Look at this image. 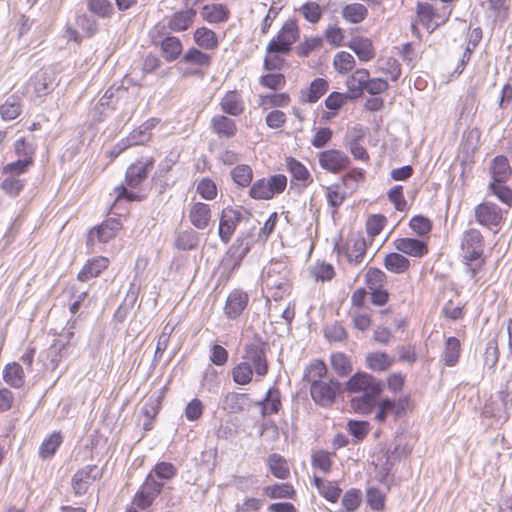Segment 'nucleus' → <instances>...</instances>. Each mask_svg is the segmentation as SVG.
Returning a JSON list of instances; mask_svg holds the SVG:
<instances>
[{"label": "nucleus", "instance_id": "28", "mask_svg": "<svg viewBox=\"0 0 512 512\" xmlns=\"http://www.w3.org/2000/svg\"><path fill=\"white\" fill-rule=\"evenodd\" d=\"M193 41L197 46L196 48L202 51H215L219 47L218 35L206 26H201L194 30Z\"/></svg>", "mask_w": 512, "mask_h": 512}, {"label": "nucleus", "instance_id": "41", "mask_svg": "<svg viewBox=\"0 0 512 512\" xmlns=\"http://www.w3.org/2000/svg\"><path fill=\"white\" fill-rule=\"evenodd\" d=\"M327 367L322 360H313L305 369L303 380L307 382L310 387L316 383L324 381L327 376Z\"/></svg>", "mask_w": 512, "mask_h": 512}, {"label": "nucleus", "instance_id": "1", "mask_svg": "<svg viewBox=\"0 0 512 512\" xmlns=\"http://www.w3.org/2000/svg\"><path fill=\"white\" fill-rule=\"evenodd\" d=\"M345 391L354 396L349 400L351 410L362 416H367L376 408L374 420L380 424L386 422L389 416L394 420L405 417L415 409V401L411 395H403L397 399L378 398L383 392L381 380L368 372L358 371L345 383Z\"/></svg>", "mask_w": 512, "mask_h": 512}, {"label": "nucleus", "instance_id": "9", "mask_svg": "<svg viewBox=\"0 0 512 512\" xmlns=\"http://www.w3.org/2000/svg\"><path fill=\"white\" fill-rule=\"evenodd\" d=\"M342 391V384L336 379L324 380L310 387L312 400L324 408L332 407Z\"/></svg>", "mask_w": 512, "mask_h": 512}, {"label": "nucleus", "instance_id": "37", "mask_svg": "<svg viewBox=\"0 0 512 512\" xmlns=\"http://www.w3.org/2000/svg\"><path fill=\"white\" fill-rule=\"evenodd\" d=\"M152 136L153 135L151 132H146L145 130L142 129V127L139 126L138 128L131 131L124 140H122V146L117 152L113 153L112 155L114 157H117L120 153H122L123 151L130 147L145 145L146 143L151 141Z\"/></svg>", "mask_w": 512, "mask_h": 512}, {"label": "nucleus", "instance_id": "14", "mask_svg": "<svg viewBox=\"0 0 512 512\" xmlns=\"http://www.w3.org/2000/svg\"><path fill=\"white\" fill-rule=\"evenodd\" d=\"M241 221L242 212L240 209L233 206L222 209L219 217L218 235L224 244L230 242Z\"/></svg>", "mask_w": 512, "mask_h": 512}, {"label": "nucleus", "instance_id": "36", "mask_svg": "<svg viewBox=\"0 0 512 512\" xmlns=\"http://www.w3.org/2000/svg\"><path fill=\"white\" fill-rule=\"evenodd\" d=\"M3 380L10 387L20 389L25 384V373L17 362L8 363L3 370Z\"/></svg>", "mask_w": 512, "mask_h": 512}, {"label": "nucleus", "instance_id": "61", "mask_svg": "<svg viewBox=\"0 0 512 512\" xmlns=\"http://www.w3.org/2000/svg\"><path fill=\"white\" fill-rule=\"evenodd\" d=\"M33 165V161L17 159L5 164L1 168V173L5 176L19 177L20 175L29 172Z\"/></svg>", "mask_w": 512, "mask_h": 512}, {"label": "nucleus", "instance_id": "39", "mask_svg": "<svg viewBox=\"0 0 512 512\" xmlns=\"http://www.w3.org/2000/svg\"><path fill=\"white\" fill-rule=\"evenodd\" d=\"M258 84L261 88L270 91H281L287 85L286 76L279 71H268L258 79Z\"/></svg>", "mask_w": 512, "mask_h": 512}, {"label": "nucleus", "instance_id": "19", "mask_svg": "<svg viewBox=\"0 0 512 512\" xmlns=\"http://www.w3.org/2000/svg\"><path fill=\"white\" fill-rule=\"evenodd\" d=\"M266 286L269 290H277L273 295L275 300L281 298V293H285L290 289L287 268L277 269L276 267H270L267 271Z\"/></svg>", "mask_w": 512, "mask_h": 512}, {"label": "nucleus", "instance_id": "15", "mask_svg": "<svg viewBox=\"0 0 512 512\" xmlns=\"http://www.w3.org/2000/svg\"><path fill=\"white\" fill-rule=\"evenodd\" d=\"M249 295L241 288L232 289L225 300L223 313L228 320L238 319L249 305Z\"/></svg>", "mask_w": 512, "mask_h": 512}, {"label": "nucleus", "instance_id": "33", "mask_svg": "<svg viewBox=\"0 0 512 512\" xmlns=\"http://www.w3.org/2000/svg\"><path fill=\"white\" fill-rule=\"evenodd\" d=\"M383 266L394 274H404L411 268L410 260L400 252L388 253L383 259Z\"/></svg>", "mask_w": 512, "mask_h": 512}, {"label": "nucleus", "instance_id": "24", "mask_svg": "<svg viewBox=\"0 0 512 512\" xmlns=\"http://www.w3.org/2000/svg\"><path fill=\"white\" fill-rule=\"evenodd\" d=\"M220 109L226 115L238 117L245 111V103L241 93L237 90L227 91L219 103Z\"/></svg>", "mask_w": 512, "mask_h": 512}, {"label": "nucleus", "instance_id": "13", "mask_svg": "<svg viewBox=\"0 0 512 512\" xmlns=\"http://www.w3.org/2000/svg\"><path fill=\"white\" fill-rule=\"evenodd\" d=\"M122 229V223L116 218H108L101 224L91 228L87 234L86 244L93 247L96 242L108 243L114 239Z\"/></svg>", "mask_w": 512, "mask_h": 512}, {"label": "nucleus", "instance_id": "49", "mask_svg": "<svg viewBox=\"0 0 512 512\" xmlns=\"http://www.w3.org/2000/svg\"><path fill=\"white\" fill-rule=\"evenodd\" d=\"M262 491L270 499H294L296 497V490L290 483H276L265 486Z\"/></svg>", "mask_w": 512, "mask_h": 512}, {"label": "nucleus", "instance_id": "64", "mask_svg": "<svg viewBox=\"0 0 512 512\" xmlns=\"http://www.w3.org/2000/svg\"><path fill=\"white\" fill-rule=\"evenodd\" d=\"M362 504V492L358 488L348 489L342 497V507L346 512L356 511Z\"/></svg>", "mask_w": 512, "mask_h": 512}, {"label": "nucleus", "instance_id": "20", "mask_svg": "<svg viewBox=\"0 0 512 512\" xmlns=\"http://www.w3.org/2000/svg\"><path fill=\"white\" fill-rule=\"evenodd\" d=\"M351 49L361 62L372 61L376 56V48L371 38L355 35L346 44Z\"/></svg>", "mask_w": 512, "mask_h": 512}, {"label": "nucleus", "instance_id": "42", "mask_svg": "<svg viewBox=\"0 0 512 512\" xmlns=\"http://www.w3.org/2000/svg\"><path fill=\"white\" fill-rule=\"evenodd\" d=\"M262 407V415L268 416L279 412L281 408V393L279 388L271 387L266 393V397L259 402Z\"/></svg>", "mask_w": 512, "mask_h": 512}, {"label": "nucleus", "instance_id": "45", "mask_svg": "<svg viewBox=\"0 0 512 512\" xmlns=\"http://www.w3.org/2000/svg\"><path fill=\"white\" fill-rule=\"evenodd\" d=\"M343 19L351 24H359L368 16V8L361 3L347 4L341 11Z\"/></svg>", "mask_w": 512, "mask_h": 512}, {"label": "nucleus", "instance_id": "22", "mask_svg": "<svg viewBox=\"0 0 512 512\" xmlns=\"http://www.w3.org/2000/svg\"><path fill=\"white\" fill-rule=\"evenodd\" d=\"M210 128L219 139H231L238 132L235 120L223 114H218L211 118Z\"/></svg>", "mask_w": 512, "mask_h": 512}, {"label": "nucleus", "instance_id": "12", "mask_svg": "<svg viewBox=\"0 0 512 512\" xmlns=\"http://www.w3.org/2000/svg\"><path fill=\"white\" fill-rule=\"evenodd\" d=\"M103 475L102 469L95 464L86 465L78 469L71 479V487L76 496L85 495L90 486L101 479Z\"/></svg>", "mask_w": 512, "mask_h": 512}, {"label": "nucleus", "instance_id": "62", "mask_svg": "<svg viewBox=\"0 0 512 512\" xmlns=\"http://www.w3.org/2000/svg\"><path fill=\"white\" fill-rule=\"evenodd\" d=\"M409 228L418 236H428L433 228V222L426 216L415 215L408 224Z\"/></svg>", "mask_w": 512, "mask_h": 512}, {"label": "nucleus", "instance_id": "59", "mask_svg": "<svg viewBox=\"0 0 512 512\" xmlns=\"http://www.w3.org/2000/svg\"><path fill=\"white\" fill-rule=\"evenodd\" d=\"M364 282L369 290L382 288L387 282V275L377 267H369L364 275Z\"/></svg>", "mask_w": 512, "mask_h": 512}, {"label": "nucleus", "instance_id": "46", "mask_svg": "<svg viewBox=\"0 0 512 512\" xmlns=\"http://www.w3.org/2000/svg\"><path fill=\"white\" fill-rule=\"evenodd\" d=\"M394 363V359L385 352H372L366 356V366L375 372L388 370Z\"/></svg>", "mask_w": 512, "mask_h": 512}, {"label": "nucleus", "instance_id": "17", "mask_svg": "<svg viewBox=\"0 0 512 512\" xmlns=\"http://www.w3.org/2000/svg\"><path fill=\"white\" fill-rule=\"evenodd\" d=\"M188 220L190 224L198 230L208 228L212 221L210 205L200 201L192 203L188 210Z\"/></svg>", "mask_w": 512, "mask_h": 512}, {"label": "nucleus", "instance_id": "3", "mask_svg": "<svg viewBox=\"0 0 512 512\" xmlns=\"http://www.w3.org/2000/svg\"><path fill=\"white\" fill-rule=\"evenodd\" d=\"M154 157H141L131 163L125 172L124 183L116 186L113 190L115 200L112 208L121 201L141 202L146 195L142 191V185L147 180L154 168Z\"/></svg>", "mask_w": 512, "mask_h": 512}, {"label": "nucleus", "instance_id": "44", "mask_svg": "<svg viewBox=\"0 0 512 512\" xmlns=\"http://www.w3.org/2000/svg\"><path fill=\"white\" fill-rule=\"evenodd\" d=\"M308 272L315 282H329L336 275L334 266L325 261H317L309 267Z\"/></svg>", "mask_w": 512, "mask_h": 512}, {"label": "nucleus", "instance_id": "21", "mask_svg": "<svg viewBox=\"0 0 512 512\" xmlns=\"http://www.w3.org/2000/svg\"><path fill=\"white\" fill-rule=\"evenodd\" d=\"M461 250L464 256L484 254V237L476 228L464 231L461 239Z\"/></svg>", "mask_w": 512, "mask_h": 512}, {"label": "nucleus", "instance_id": "7", "mask_svg": "<svg viewBox=\"0 0 512 512\" xmlns=\"http://www.w3.org/2000/svg\"><path fill=\"white\" fill-rule=\"evenodd\" d=\"M287 177L284 174H275L256 180L249 189V196L255 200H271L285 191Z\"/></svg>", "mask_w": 512, "mask_h": 512}, {"label": "nucleus", "instance_id": "31", "mask_svg": "<svg viewBox=\"0 0 512 512\" xmlns=\"http://www.w3.org/2000/svg\"><path fill=\"white\" fill-rule=\"evenodd\" d=\"M491 182H507L512 175V168L509 160L504 155L495 156L489 167Z\"/></svg>", "mask_w": 512, "mask_h": 512}, {"label": "nucleus", "instance_id": "34", "mask_svg": "<svg viewBox=\"0 0 512 512\" xmlns=\"http://www.w3.org/2000/svg\"><path fill=\"white\" fill-rule=\"evenodd\" d=\"M183 51L181 40L176 36H167L160 43L161 56L166 62L177 60Z\"/></svg>", "mask_w": 512, "mask_h": 512}, {"label": "nucleus", "instance_id": "26", "mask_svg": "<svg viewBox=\"0 0 512 512\" xmlns=\"http://www.w3.org/2000/svg\"><path fill=\"white\" fill-rule=\"evenodd\" d=\"M285 165L291 174L292 180L306 188L313 183V177L308 168L296 158L289 156L285 159Z\"/></svg>", "mask_w": 512, "mask_h": 512}, {"label": "nucleus", "instance_id": "52", "mask_svg": "<svg viewBox=\"0 0 512 512\" xmlns=\"http://www.w3.org/2000/svg\"><path fill=\"white\" fill-rule=\"evenodd\" d=\"M289 54L269 50V45L265 49V57L263 59V68L266 71H281L286 65L285 57Z\"/></svg>", "mask_w": 512, "mask_h": 512}, {"label": "nucleus", "instance_id": "18", "mask_svg": "<svg viewBox=\"0 0 512 512\" xmlns=\"http://www.w3.org/2000/svg\"><path fill=\"white\" fill-rule=\"evenodd\" d=\"M110 265V259L105 256H94L88 259L77 274V280L87 282L100 276Z\"/></svg>", "mask_w": 512, "mask_h": 512}, {"label": "nucleus", "instance_id": "43", "mask_svg": "<svg viewBox=\"0 0 512 512\" xmlns=\"http://www.w3.org/2000/svg\"><path fill=\"white\" fill-rule=\"evenodd\" d=\"M266 463L274 477L285 480L290 476L288 462L283 456L273 453L268 456Z\"/></svg>", "mask_w": 512, "mask_h": 512}, {"label": "nucleus", "instance_id": "48", "mask_svg": "<svg viewBox=\"0 0 512 512\" xmlns=\"http://www.w3.org/2000/svg\"><path fill=\"white\" fill-rule=\"evenodd\" d=\"M387 223L388 219L383 214H371L366 218L365 230L369 238V244H372L374 239L381 234Z\"/></svg>", "mask_w": 512, "mask_h": 512}, {"label": "nucleus", "instance_id": "58", "mask_svg": "<svg viewBox=\"0 0 512 512\" xmlns=\"http://www.w3.org/2000/svg\"><path fill=\"white\" fill-rule=\"evenodd\" d=\"M333 453L325 450H317L311 456V464L315 469L327 474L331 471L333 464Z\"/></svg>", "mask_w": 512, "mask_h": 512}, {"label": "nucleus", "instance_id": "38", "mask_svg": "<svg viewBox=\"0 0 512 512\" xmlns=\"http://www.w3.org/2000/svg\"><path fill=\"white\" fill-rule=\"evenodd\" d=\"M53 81L46 72H37L28 83L32 94L36 97L48 95L52 91Z\"/></svg>", "mask_w": 512, "mask_h": 512}, {"label": "nucleus", "instance_id": "60", "mask_svg": "<svg viewBox=\"0 0 512 512\" xmlns=\"http://www.w3.org/2000/svg\"><path fill=\"white\" fill-rule=\"evenodd\" d=\"M22 111V105L20 100L17 97L8 98L1 106H0V115L1 118L5 121H10L16 119Z\"/></svg>", "mask_w": 512, "mask_h": 512}, {"label": "nucleus", "instance_id": "40", "mask_svg": "<svg viewBox=\"0 0 512 512\" xmlns=\"http://www.w3.org/2000/svg\"><path fill=\"white\" fill-rule=\"evenodd\" d=\"M461 343L460 340L454 336L448 337L445 341L444 349L442 352V360L448 367L455 366L460 359Z\"/></svg>", "mask_w": 512, "mask_h": 512}, {"label": "nucleus", "instance_id": "2", "mask_svg": "<svg viewBox=\"0 0 512 512\" xmlns=\"http://www.w3.org/2000/svg\"><path fill=\"white\" fill-rule=\"evenodd\" d=\"M269 372V363L266 354V344L260 338L254 339L244 345L241 361L231 370L235 384L245 386L253 381L264 378Z\"/></svg>", "mask_w": 512, "mask_h": 512}, {"label": "nucleus", "instance_id": "29", "mask_svg": "<svg viewBox=\"0 0 512 512\" xmlns=\"http://www.w3.org/2000/svg\"><path fill=\"white\" fill-rule=\"evenodd\" d=\"M196 15L194 8L176 11L170 16L167 26L173 32H184L193 25Z\"/></svg>", "mask_w": 512, "mask_h": 512}, {"label": "nucleus", "instance_id": "32", "mask_svg": "<svg viewBox=\"0 0 512 512\" xmlns=\"http://www.w3.org/2000/svg\"><path fill=\"white\" fill-rule=\"evenodd\" d=\"M312 484L316 487L319 494L331 503H336L341 495V488L336 481H329L314 476Z\"/></svg>", "mask_w": 512, "mask_h": 512}, {"label": "nucleus", "instance_id": "16", "mask_svg": "<svg viewBox=\"0 0 512 512\" xmlns=\"http://www.w3.org/2000/svg\"><path fill=\"white\" fill-rule=\"evenodd\" d=\"M393 246L402 255L414 258H423L429 253L428 241L418 238L399 237L393 241Z\"/></svg>", "mask_w": 512, "mask_h": 512}, {"label": "nucleus", "instance_id": "54", "mask_svg": "<svg viewBox=\"0 0 512 512\" xmlns=\"http://www.w3.org/2000/svg\"><path fill=\"white\" fill-rule=\"evenodd\" d=\"M233 182L241 188L250 186L253 180V170L247 164L236 165L230 172Z\"/></svg>", "mask_w": 512, "mask_h": 512}, {"label": "nucleus", "instance_id": "23", "mask_svg": "<svg viewBox=\"0 0 512 512\" xmlns=\"http://www.w3.org/2000/svg\"><path fill=\"white\" fill-rule=\"evenodd\" d=\"M258 243L254 239L252 231L247 232L239 236L235 242L230 246L229 253L235 260L234 267L239 266L243 259L247 256L251 248Z\"/></svg>", "mask_w": 512, "mask_h": 512}, {"label": "nucleus", "instance_id": "63", "mask_svg": "<svg viewBox=\"0 0 512 512\" xmlns=\"http://www.w3.org/2000/svg\"><path fill=\"white\" fill-rule=\"evenodd\" d=\"M13 148L18 159L35 162L36 147L28 142L25 137L17 139L13 144Z\"/></svg>", "mask_w": 512, "mask_h": 512}, {"label": "nucleus", "instance_id": "35", "mask_svg": "<svg viewBox=\"0 0 512 512\" xmlns=\"http://www.w3.org/2000/svg\"><path fill=\"white\" fill-rule=\"evenodd\" d=\"M370 79V73L365 68H358L352 72L346 81L348 91L355 96L361 95Z\"/></svg>", "mask_w": 512, "mask_h": 512}, {"label": "nucleus", "instance_id": "27", "mask_svg": "<svg viewBox=\"0 0 512 512\" xmlns=\"http://www.w3.org/2000/svg\"><path fill=\"white\" fill-rule=\"evenodd\" d=\"M291 101V95L282 90L263 93L258 96V105L263 110L285 108L290 105Z\"/></svg>", "mask_w": 512, "mask_h": 512}, {"label": "nucleus", "instance_id": "55", "mask_svg": "<svg viewBox=\"0 0 512 512\" xmlns=\"http://www.w3.org/2000/svg\"><path fill=\"white\" fill-rule=\"evenodd\" d=\"M387 198L392 203L394 209L398 212H408L410 205L405 198L404 188L402 185H395L387 192Z\"/></svg>", "mask_w": 512, "mask_h": 512}, {"label": "nucleus", "instance_id": "51", "mask_svg": "<svg viewBox=\"0 0 512 512\" xmlns=\"http://www.w3.org/2000/svg\"><path fill=\"white\" fill-rule=\"evenodd\" d=\"M332 65L338 74L346 75L353 71L356 60L349 52L339 51L334 55Z\"/></svg>", "mask_w": 512, "mask_h": 512}, {"label": "nucleus", "instance_id": "8", "mask_svg": "<svg viewBox=\"0 0 512 512\" xmlns=\"http://www.w3.org/2000/svg\"><path fill=\"white\" fill-rule=\"evenodd\" d=\"M450 14L451 11L444 6L437 8L427 2H419L416 6L417 20L430 33L439 26L445 24L448 21Z\"/></svg>", "mask_w": 512, "mask_h": 512}, {"label": "nucleus", "instance_id": "47", "mask_svg": "<svg viewBox=\"0 0 512 512\" xmlns=\"http://www.w3.org/2000/svg\"><path fill=\"white\" fill-rule=\"evenodd\" d=\"M63 442V436L60 431H54L47 436L39 447V457L49 459L54 456Z\"/></svg>", "mask_w": 512, "mask_h": 512}, {"label": "nucleus", "instance_id": "53", "mask_svg": "<svg viewBox=\"0 0 512 512\" xmlns=\"http://www.w3.org/2000/svg\"><path fill=\"white\" fill-rule=\"evenodd\" d=\"M330 364L333 371L340 377L349 375L353 370L350 358L342 352L333 353L330 357Z\"/></svg>", "mask_w": 512, "mask_h": 512}, {"label": "nucleus", "instance_id": "30", "mask_svg": "<svg viewBox=\"0 0 512 512\" xmlns=\"http://www.w3.org/2000/svg\"><path fill=\"white\" fill-rule=\"evenodd\" d=\"M202 19L210 24H220L230 18V10L223 3L206 4L201 8Z\"/></svg>", "mask_w": 512, "mask_h": 512}, {"label": "nucleus", "instance_id": "25", "mask_svg": "<svg viewBox=\"0 0 512 512\" xmlns=\"http://www.w3.org/2000/svg\"><path fill=\"white\" fill-rule=\"evenodd\" d=\"M329 90V82L325 78H315L309 86L301 89L299 101L301 103H316Z\"/></svg>", "mask_w": 512, "mask_h": 512}, {"label": "nucleus", "instance_id": "10", "mask_svg": "<svg viewBox=\"0 0 512 512\" xmlns=\"http://www.w3.org/2000/svg\"><path fill=\"white\" fill-rule=\"evenodd\" d=\"M369 245L361 232H353L348 235L338 252L344 254L350 264L358 265L363 261Z\"/></svg>", "mask_w": 512, "mask_h": 512}, {"label": "nucleus", "instance_id": "6", "mask_svg": "<svg viewBox=\"0 0 512 512\" xmlns=\"http://www.w3.org/2000/svg\"><path fill=\"white\" fill-rule=\"evenodd\" d=\"M508 210H503L492 201H482L474 208L476 223L497 233L505 222Z\"/></svg>", "mask_w": 512, "mask_h": 512}, {"label": "nucleus", "instance_id": "57", "mask_svg": "<svg viewBox=\"0 0 512 512\" xmlns=\"http://www.w3.org/2000/svg\"><path fill=\"white\" fill-rule=\"evenodd\" d=\"M323 46L320 36L305 37L296 47V54L300 58H306L311 53L318 51Z\"/></svg>", "mask_w": 512, "mask_h": 512}, {"label": "nucleus", "instance_id": "11", "mask_svg": "<svg viewBox=\"0 0 512 512\" xmlns=\"http://www.w3.org/2000/svg\"><path fill=\"white\" fill-rule=\"evenodd\" d=\"M319 166L332 174H339L349 168L351 161L342 150L331 148L317 154Z\"/></svg>", "mask_w": 512, "mask_h": 512}, {"label": "nucleus", "instance_id": "4", "mask_svg": "<svg viewBox=\"0 0 512 512\" xmlns=\"http://www.w3.org/2000/svg\"><path fill=\"white\" fill-rule=\"evenodd\" d=\"M300 27L296 18L287 19L267 45L269 50L290 54L300 39Z\"/></svg>", "mask_w": 512, "mask_h": 512}, {"label": "nucleus", "instance_id": "5", "mask_svg": "<svg viewBox=\"0 0 512 512\" xmlns=\"http://www.w3.org/2000/svg\"><path fill=\"white\" fill-rule=\"evenodd\" d=\"M212 63V57L208 53L196 47H190L183 54L179 64V70L183 77L204 76Z\"/></svg>", "mask_w": 512, "mask_h": 512}, {"label": "nucleus", "instance_id": "50", "mask_svg": "<svg viewBox=\"0 0 512 512\" xmlns=\"http://www.w3.org/2000/svg\"><path fill=\"white\" fill-rule=\"evenodd\" d=\"M441 314L448 321H459L466 315V304L461 300H449L441 309Z\"/></svg>", "mask_w": 512, "mask_h": 512}, {"label": "nucleus", "instance_id": "56", "mask_svg": "<svg viewBox=\"0 0 512 512\" xmlns=\"http://www.w3.org/2000/svg\"><path fill=\"white\" fill-rule=\"evenodd\" d=\"M505 183L506 182H490L488 185V190L501 203L506 205V210H508L512 207V188L505 185Z\"/></svg>", "mask_w": 512, "mask_h": 512}]
</instances>
